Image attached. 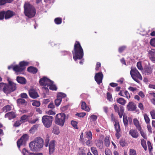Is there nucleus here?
I'll return each mask as SVG.
<instances>
[{
  "label": "nucleus",
  "mask_w": 155,
  "mask_h": 155,
  "mask_svg": "<svg viewBox=\"0 0 155 155\" xmlns=\"http://www.w3.org/2000/svg\"><path fill=\"white\" fill-rule=\"evenodd\" d=\"M43 143L44 140L42 138L37 137L29 143L30 149L33 151H39L43 147Z\"/></svg>",
  "instance_id": "obj_1"
},
{
  "label": "nucleus",
  "mask_w": 155,
  "mask_h": 155,
  "mask_svg": "<svg viewBox=\"0 0 155 155\" xmlns=\"http://www.w3.org/2000/svg\"><path fill=\"white\" fill-rule=\"evenodd\" d=\"M74 50L72 51L74 60L76 61L77 59H81L84 55L83 50L79 42H76Z\"/></svg>",
  "instance_id": "obj_2"
},
{
  "label": "nucleus",
  "mask_w": 155,
  "mask_h": 155,
  "mask_svg": "<svg viewBox=\"0 0 155 155\" xmlns=\"http://www.w3.org/2000/svg\"><path fill=\"white\" fill-rule=\"evenodd\" d=\"M24 12L25 15L29 18L33 17L36 13L34 7L28 3L26 2L24 5Z\"/></svg>",
  "instance_id": "obj_3"
},
{
  "label": "nucleus",
  "mask_w": 155,
  "mask_h": 155,
  "mask_svg": "<svg viewBox=\"0 0 155 155\" xmlns=\"http://www.w3.org/2000/svg\"><path fill=\"white\" fill-rule=\"evenodd\" d=\"M66 117V114L64 113L57 114L55 117V124L61 127H63L65 122Z\"/></svg>",
  "instance_id": "obj_4"
},
{
  "label": "nucleus",
  "mask_w": 155,
  "mask_h": 155,
  "mask_svg": "<svg viewBox=\"0 0 155 155\" xmlns=\"http://www.w3.org/2000/svg\"><path fill=\"white\" fill-rule=\"evenodd\" d=\"M16 84L11 81H8V84H5L2 90L6 94H10L16 89Z\"/></svg>",
  "instance_id": "obj_5"
},
{
  "label": "nucleus",
  "mask_w": 155,
  "mask_h": 155,
  "mask_svg": "<svg viewBox=\"0 0 155 155\" xmlns=\"http://www.w3.org/2000/svg\"><path fill=\"white\" fill-rule=\"evenodd\" d=\"M54 117L51 116L44 115L42 118V122L44 126L47 128L51 127Z\"/></svg>",
  "instance_id": "obj_6"
},
{
  "label": "nucleus",
  "mask_w": 155,
  "mask_h": 155,
  "mask_svg": "<svg viewBox=\"0 0 155 155\" xmlns=\"http://www.w3.org/2000/svg\"><path fill=\"white\" fill-rule=\"evenodd\" d=\"M51 81V80L46 77H44L41 78L39 81V83L40 85L44 86L43 87V89L47 94L49 92L48 87H49V83Z\"/></svg>",
  "instance_id": "obj_7"
},
{
  "label": "nucleus",
  "mask_w": 155,
  "mask_h": 155,
  "mask_svg": "<svg viewBox=\"0 0 155 155\" xmlns=\"http://www.w3.org/2000/svg\"><path fill=\"white\" fill-rule=\"evenodd\" d=\"M130 74L132 78L135 81L139 83L140 81L138 80L139 79L141 80L142 79V77L136 68H133L130 71Z\"/></svg>",
  "instance_id": "obj_8"
},
{
  "label": "nucleus",
  "mask_w": 155,
  "mask_h": 155,
  "mask_svg": "<svg viewBox=\"0 0 155 155\" xmlns=\"http://www.w3.org/2000/svg\"><path fill=\"white\" fill-rule=\"evenodd\" d=\"M28 135L25 134L22 136L20 139L17 141V144L19 149L20 148V146L28 139Z\"/></svg>",
  "instance_id": "obj_9"
},
{
  "label": "nucleus",
  "mask_w": 155,
  "mask_h": 155,
  "mask_svg": "<svg viewBox=\"0 0 155 155\" xmlns=\"http://www.w3.org/2000/svg\"><path fill=\"white\" fill-rule=\"evenodd\" d=\"M103 78V75L101 72L96 73L94 77L95 81L99 85L102 82Z\"/></svg>",
  "instance_id": "obj_10"
},
{
  "label": "nucleus",
  "mask_w": 155,
  "mask_h": 155,
  "mask_svg": "<svg viewBox=\"0 0 155 155\" xmlns=\"http://www.w3.org/2000/svg\"><path fill=\"white\" fill-rule=\"evenodd\" d=\"M55 149V141L54 140L51 141L49 145V153L50 155L53 153Z\"/></svg>",
  "instance_id": "obj_11"
},
{
  "label": "nucleus",
  "mask_w": 155,
  "mask_h": 155,
  "mask_svg": "<svg viewBox=\"0 0 155 155\" xmlns=\"http://www.w3.org/2000/svg\"><path fill=\"white\" fill-rule=\"evenodd\" d=\"M29 96L31 98L35 99L39 97V95L36 90L33 89H31L28 91Z\"/></svg>",
  "instance_id": "obj_12"
},
{
  "label": "nucleus",
  "mask_w": 155,
  "mask_h": 155,
  "mask_svg": "<svg viewBox=\"0 0 155 155\" xmlns=\"http://www.w3.org/2000/svg\"><path fill=\"white\" fill-rule=\"evenodd\" d=\"M127 110L128 111H133L137 108L136 105L132 102H130L127 105Z\"/></svg>",
  "instance_id": "obj_13"
},
{
  "label": "nucleus",
  "mask_w": 155,
  "mask_h": 155,
  "mask_svg": "<svg viewBox=\"0 0 155 155\" xmlns=\"http://www.w3.org/2000/svg\"><path fill=\"white\" fill-rule=\"evenodd\" d=\"M15 13L10 10L5 11V19L9 18L15 15Z\"/></svg>",
  "instance_id": "obj_14"
},
{
  "label": "nucleus",
  "mask_w": 155,
  "mask_h": 155,
  "mask_svg": "<svg viewBox=\"0 0 155 155\" xmlns=\"http://www.w3.org/2000/svg\"><path fill=\"white\" fill-rule=\"evenodd\" d=\"M129 134L132 137L137 138L139 136V134L136 130L131 129L129 131Z\"/></svg>",
  "instance_id": "obj_15"
},
{
  "label": "nucleus",
  "mask_w": 155,
  "mask_h": 155,
  "mask_svg": "<svg viewBox=\"0 0 155 155\" xmlns=\"http://www.w3.org/2000/svg\"><path fill=\"white\" fill-rule=\"evenodd\" d=\"M22 153L24 155H42V153H30L25 148L23 149Z\"/></svg>",
  "instance_id": "obj_16"
},
{
  "label": "nucleus",
  "mask_w": 155,
  "mask_h": 155,
  "mask_svg": "<svg viewBox=\"0 0 155 155\" xmlns=\"http://www.w3.org/2000/svg\"><path fill=\"white\" fill-rule=\"evenodd\" d=\"M16 114L14 112H10L5 114V118H8L9 120H11L16 117Z\"/></svg>",
  "instance_id": "obj_17"
},
{
  "label": "nucleus",
  "mask_w": 155,
  "mask_h": 155,
  "mask_svg": "<svg viewBox=\"0 0 155 155\" xmlns=\"http://www.w3.org/2000/svg\"><path fill=\"white\" fill-rule=\"evenodd\" d=\"M17 74H23L25 73V68H12Z\"/></svg>",
  "instance_id": "obj_18"
},
{
  "label": "nucleus",
  "mask_w": 155,
  "mask_h": 155,
  "mask_svg": "<svg viewBox=\"0 0 155 155\" xmlns=\"http://www.w3.org/2000/svg\"><path fill=\"white\" fill-rule=\"evenodd\" d=\"M16 80L19 83L21 84H26V80L24 78L18 76L17 77Z\"/></svg>",
  "instance_id": "obj_19"
},
{
  "label": "nucleus",
  "mask_w": 155,
  "mask_h": 155,
  "mask_svg": "<svg viewBox=\"0 0 155 155\" xmlns=\"http://www.w3.org/2000/svg\"><path fill=\"white\" fill-rule=\"evenodd\" d=\"M81 109L86 111H89L90 110L89 107L87 106L85 102H81Z\"/></svg>",
  "instance_id": "obj_20"
},
{
  "label": "nucleus",
  "mask_w": 155,
  "mask_h": 155,
  "mask_svg": "<svg viewBox=\"0 0 155 155\" xmlns=\"http://www.w3.org/2000/svg\"><path fill=\"white\" fill-rule=\"evenodd\" d=\"M133 122L134 124L138 130H140V129H141V127L139 124V121L137 118L134 119Z\"/></svg>",
  "instance_id": "obj_21"
},
{
  "label": "nucleus",
  "mask_w": 155,
  "mask_h": 155,
  "mask_svg": "<svg viewBox=\"0 0 155 155\" xmlns=\"http://www.w3.org/2000/svg\"><path fill=\"white\" fill-rule=\"evenodd\" d=\"M54 82L51 80V82L49 83V89L52 91H56L57 89V87L56 86L53 84Z\"/></svg>",
  "instance_id": "obj_22"
},
{
  "label": "nucleus",
  "mask_w": 155,
  "mask_h": 155,
  "mask_svg": "<svg viewBox=\"0 0 155 155\" xmlns=\"http://www.w3.org/2000/svg\"><path fill=\"white\" fill-rule=\"evenodd\" d=\"M142 71L145 72V74H148L151 73L152 71V68H138Z\"/></svg>",
  "instance_id": "obj_23"
},
{
  "label": "nucleus",
  "mask_w": 155,
  "mask_h": 155,
  "mask_svg": "<svg viewBox=\"0 0 155 155\" xmlns=\"http://www.w3.org/2000/svg\"><path fill=\"white\" fill-rule=\"evenodd\" d=\"M114 126L116 131H120V126L119 123L117 122V121H114Z\"/></svg>",
  "instance_id": "obj_24"
},
{
  "label": "nucleus",
  "mask_w": 155,
  "mask_h": 155,
  "mask_svg": "<svg viewBox=\"0 0 155 155\" xmlns=\"http://www.w3.org/2000/svg\"><path fill=\"white\" fill-rule=\"evenodd\" d=\"M117 102L118 103L124 105L126 103V101L123 98H120L117 99Z\"/></svg>",
  "instance_id": "obj_25"
},
{
  "label": "nucleus",
  "mask_w": 155,
  "mask_h": 155,
  "mask_svg": "<svg viewBox=\"0 0 155 155\" xmlns=\"http://www.w3.org/2000/svg\"><path fill=\"white\" fill-rule=\"evenodd\" d=\"M29 62L25 61H23L20 62L19 65L21 67H26L28 65Z\"/></svg>",
  "instance_id": "obj_26"
},
{
  "label": "nucleus",
  "mask_w": 155,
  "mask_h": 155,
  "mask_svg": "<svg viewBox=\"0 0 155 155\" xmlns=\"http://www.w3.org/2000/svg\"><path fill=\"white\" fill-rule=\"evenodd\" d=\"M29 116L26 115H24L21 117L20 121L24 122L27 121L28 119Z\"/></svg>",
  "instance_id": "obj_27"
},
{
  "label": "nucleus",
  "mask_w": 155,
  "mask_h": 155,
  "mask_svg": "<svg viewBox=\"0 0 155 155\" xmlns=\"http://www.w3.org/2000/svg\"><path fill=\"white\" fill-rule=\"evenodd\" d=\"M52 132L56 134H58L60 133L59 129L58 126H55L53 128Z\"/></svg>",
  "instance_id": "obj_28"
},
{
  "label": "nucleus",
  "mask_w": 155,
  "mask_h": 155,
  "mask_svg": "<svg viewBox=\"0 0 155 155\" xmlns=\"http://www.w3.org/2000/svg\"><path fill=\"white\" fill-rule=\"evenodd\" d=\"M28 72L33 74H36L38 72L37 68H27Z\"/></svg>",
  "instance_id": "obj_29"
},
{
  "label": "nucleus",
  "mask_w": 155,
  "mask_h": 155,
  "mask_svg": "<svg viewBox=\"0 0 155 155\" xmlns=\"http://www.w3.org/2000/svg\"><path fill=\"white\" fill-rule=\"evenodd\" d=\"M123 121L125 127L127 126L128 125V120L127 119V116L124 115L123 116Z\"/></svg>",
  "instance_id": "obj_30"
},
{
  "label": "nucleus",
  "mask_w": 155,
  "mask_h": 155,
  "mask_svg": "<svg viewBox=\"0 0 155 155\" xmlns=\"http://www.w3.org/2000/svg\"><path fill=\"white\" fill-rule=\"evenodd\" d=\"M25 101V99L22 98H19L17 100V104L19 105L24 104Z\"/></svg>",
  "instance_id": "obj_31"
},
{
  "label": "nucleus",
  "mask_w": 155,
  "mask_h": 155,
  "mask_svg": "<svg viewBox=\"0 0 155 155\" xmlns=\"http://www.w3.org/2000/svg\"><path fill=\"white\" fill-rule=\"evenodd\" d=\"M103 145V142L102 140H99L97 141L96 143V146L97 147L101 148Z\"/></svg>",
  "instance_id": "obj_32"
},
{
  "label": "nucleus",
  "mask_w": 155,
  "mask_h": 155,
  "mask_svg": "<svg viewBox=\"0 0 155 155\" xmlns=\"http://www.w3.org/2000/svg\"><path fill=\"white\" fill-rule=\"evenodd\" d=\"M66 96V95L63 93L60 92L57 95V97L59 98L62 99V98H64Z\"/></svg>",
  "instance_id": "obj_33"
},
{
  "label": "nucleus",
  "mask_w": 155,
  "mask_h": 155,
  "mask_svg": "<svg viewBox=\"0 0 155 155\" xmlns=\"http://www.w3.org/2000/svg\"><path fill=\"white\" fill-rule=\"evenodd\" d=\"M62 101V99L59 98L57 97V98L55 100L54 102L55 105L57 106H58Z\"/></svg>",
  "instance_id": "obj_34"
},
{
  "label": "nucleus",
  "mask_w": 155,
  "mask_h": 155,
  "mask_svg": "<svg viewBox=\"0 0 155 155\" xmlns=\"http://www.w3.org/2000/svg\"><path fill=\"white\" fill-rule=\"evenodd\" d=\"M91 150L94 155H98V152L96 147H91Z\"/></svg>",
  "instance_id": "obj_35"
},
{
  "label": "nucleus",
  "mask_w": 155,
  "mask_h": 155,
  "mask_svg": "<svg viewBox=\"0 0 155 155\" xmlns=\"http://www.w3.org/2000/svg\"><path fill=\"white\" fill-rule=\"evenodd\" d=\"M86 137L89 140H91L92 139V134L91 132L90 131H89L87 132H86Z\"/></svg>",
  "instance_id": "obj_36"
},
{
  "label": "nucleus",
  "mask_w": 155,
  "mask_h": 155,
  "mask_svg": "<svg viewBox=\"0 0 155 155\" xmlns=\"http://www.w3.org/2000/svg\"><path fill=\"white\" fill-rule=\"evenodd\" d=\"M141 144L145 150H147V147L146 144V142L144 140H141Z\"/></svg>",
  "instance_id": "obj_37"
},
{
  "label": "nucleus",
  "mask_w": 155,
  "mask_h": 155,
  "mask_svg": "<svg viewBox=\"0 0 155 155\" xmlns=\"http://www.w3.org/2000/svg\"><path fill=\"white\" fill-rule=\"evenodd\" d=\"M104 144L106 147H108L110 145V142L108 137H106L104 140Z\"/></svg>",
  "instance_id": "obj_38"
},
{
  "label": "nucleus",
  "mask_w": 155,
  "mask_h": 155,
  "mask_svg": "<svg viewBox=\"0 0 155 155\" xmlns=\"http://www.w3.org/2000/svg\"><path fill=\"white\" fill-rule=\"evenodd\" d=\"M54 22L57 25L60 24L62 22V19L60 18H57L55 19Z\"/></svg>",
  "instance_id": "obj_39"
},
{
  "label": "nucleus",
  "mask_w": 155,
  "mask_h": 155,
  "mask_svg": "<svg viewBox=\"0 0 155 155\" xmlns=\"http://www.w3.org/2000/svg\"><path fill=\"white\" fill-rule=\"evenodd\" d=\"M144 117L146 124H149L150 123V120L149 117L146 114H144Z\"/></svg>",
  "instance_id": "obj_40"
},
{
  "label": "nucleus",
  "mask_w": 155,
  "mask_h": 155,
  "mask_svg": "<svg viewBox=\"0 0 155 155\" xmlns=\"http://www.w3.org/2000/svg\"><path fill=\"white\" fill-rule=\"evenodd\" d=\"M71 124L74 128L76 129H78L77 126L78 122H77L72 120L71 122Z\"/></svg>",
  "instance_id": "obj_41"
},
{
  "label": "nucleus",
  "mask_w": 155,
  "mask_h": 155,
  "mask_svg": "<svg viewBox=\"0 0 155 155\" xmlns=\"http://www.w3.org/2000/svg\"><path fill=\"white\" fill-rule=\"evenodd\" d=\"M11 107L9 105H8L5 106L3 107V110H5V112H7L11 110Z\"/></svg>",
  "instance_id": "obj_42"
},
{
  "label": "nucleus",
  "mask_w": 155,
  "mask_h": 155,
  "mask_svg": "<svg viewBox=\"0 0 155 155\" xmlns=\"http://www.w3.org/2000/svg\"><path fill=\"white\" fill-rule=\"evenodd\" d=\"M77 155H86L85 150L82 149L78 152Z\"/></svg>",
  "instance_id": "obj_43"
},
{
  "label": "nucleus",
  "mask_w": 155,
  "mask_h": 155,
  "mask_svg": "<svg viewBox=\"0 0 155 155\" xmlns=\"http://www.w3.org/2000/svg\"><path fill=\"white\" fill-rule=\"evenodd\" d=\"M8 68H19V66L18 65L16 64L15 62H14L11 65L8 66Z\"/></svg>",
  "instance_id": "obj_44"
},
{
  "label": "nucleus",
  "mask_w": 155,
  "mask_h": 155,
  "mask_svg": "<svg viewBox=\"0 0 155 155\" xmlns=\"http://www.w3.org/2000/svg\"><path fill=\"white\" fill-rule=\"evenodd\" d=\"M32 105L34 106L38 107L40 105V103L39 101H35L32 103Z\"/></svg>",
  "instance_id": "obj_45"
},
{
  "label": "nucleus",
  "mask_w": 155,
  "mask_h": 155,
  "mask_svg": "<svg viewBox=\"0 0 155 155\" xmlns=\"http://www.w3.org/2000/svg\"><path fill=\"white\" fill-rule=\"evenodd\" d=\"M140 131V134L141 135V136L144 139H146L147 138V137L145 133L144 132L143 130H142L141 129H140V130H138Z\"/></svg>",
  "instance_id": "obj_46"
},
{
  "label": "nucleus",
  "mask_w": 155,
  "mask_h": 155,
  "mask_svg": "<svg viewBox=\"0 0 155 155\" xmlns=\"http://www.w3.org/2000/svg\"><path fill=\"white\" fill-rule=\"evenodd\" d=\"M86 115V113H77L76 114V115L80 117H83Z\"/></svg>",
  "instance_id": "obj_47"
},
{
  "label": "nucleus",
  "mask_w": 155,
  "mask_h": 155,
  "mask_svg": "<svg viewBox=\"0 0 155 155\" xmlns=\"http://www.w3.org/2000/svg\"><path fill=\"white\" fill-rule=\"evenodd\" d=\"M49 137H47L45 140V146L46 147H47L48 146V143L49 141Z\"/></svg>",
  "instance_id": "obj_48"
},
{
  "label": "nucleus",
  "mask_w": 155,
  "mask_h": 155,
  "mask_svg": "<svg viewBox=\"0 0 155 155\" xmlns=\"http://www.w3.org/2000/svg\"><path fill=\"white\" fill-rule=\"evenodd\" d=\"M105 153L106 155H111V153L110 150L106 149L105 150Z\"/></svg>",
  "instance_id": "obj_49"
},
{
  "label": "nucleus",
  "mask_w": 155,
  "mask_h": 155,
  "mask_svg": "<svg viewBox=\"0 0 155 155\" xmlns=\"http://www.w3.org/2000/svg\"><path fill=\"white\" fill-rule=\"evenodd\" d=\"M5 16V11L0 12V20L4 19Z\"/></svg>",
  "instance_id": "obj_50"
},
{
  "label": "nucleus",
  "mask_w": 155,
  "mask_h": 155,
  "mask_svg": "<svg viewBox=\"0 0 155 155\" xmlns=\"http://www.w3.org/2000/svg\"><path fill=\"white\" fill-rule=\"evenodd\" d=\"M150 56H155V50H152L149 52Z\"/></svg>",
  "instance_id": "obj_51"
},
{
  "label": "nucleus",
  "mask_w": 155,
  "mask_h": 155,
  "mask_svg": "<svg viewBox=\"0 0 155 155\" xmlns=\"http://www.w3.org/2000/svg\"><path fill=\"white\" fill-rule=\"evenodd\" d=\"M130 155H136V151L133 149H130Z\"/></svg>",
  "instance_id": "obj_52"
},
{
  "label": "nucleus",
  "mask_w": 155,
  "mask_h": 155,
  "mask_svg": "<svg viewBox=\"0 0 155 155\" xmlns=\"http://www.w3.org/2000/svg\"><path fill=\"white\" fill-rule=\"evenodd\" d=\"M150 43L152 46L155 47V38L152 39Z\"/></svg>",
  "instance_id": "obj_53"
},
{
  "label": "nucleus",
  "mask_w": 155,
  "mask_h": 155,
  "mask_svg": "<svg viewBox=\"0 0 155 155\" xmlns=\"http://www.w3.org/2000/svg\"><path fill=\"white\" fill-rule=\"evenodd\" d=\"M21 97V98H27L28 97L27 94L25 93H22L20 94Z\"/></svg>",
  "instance_id": "obj_54"
},
{
  "label": "nucleus",
  "mask_w": 155,
  "mask_h": 155,
  "mask_svg": "<svg viewBox=\"0 0 155 155\" xmlns=\"http://www.w3.org/2000/svg\"><path fill=\"white\" fill-rule=\"evenodd\" d=\"M92 120L93 121H95L97 119V117L96 115H92L90 116Z\"/></svg>",
  "instance_id": "obj_55"
},
{
  "label": "nucleus",
  "mask_w": 155,
  "mask_h": 155,
  "mask_svg": "<svg viewBox=\"0 0 155 155\" xmlns=\"http://www.w3.org/2000/svg\"><path fill=\"white\" fill-rule=\"evenodd\" d=\"M114 109L115 112H117L118 113L119 112V108L116 104L114 105Z\"/></svg>",
  "instance_id": "obj_56"
},
{
  "label": "nucleus",
  "mask_w": 155,
  "mask_h": 155,
  "mask_svg": "<svg viewBox=\"0 0 155 155\" xmlns=\"http://www.w3.org/2000/svg\"><path fill=\"white\" fill-rule=\"evenodd\" d=\"M20 121H16L14 124V126L15 127H18L21 124V123L20 122Z\"/></svg>",
  "instance_id": "obj_57"
},
{
  "label": "nucleus",
  "mask_w": 155,
  "mask_h": 155,
  "mask_svg": "<svg viewBox=\"0 0 155 155\" xmlns=\"http://www.w3.org/2000/svg\"><path fill=\"white\" fill-rule=\"evenodd\" d=\"M38 127V125H35L31 128L29 130L30 131L34 130L36 129Z\"/></svg>",
  "instance_id": "obj_58"
},
{
  "label": "nucleus",
  "mask_w": 155,
  "mask_h": 155,
  "mask_svg": "<svg viewBox=\"0 0 155 155\" xmlns=\"http://www.w3.org/2000/svg\"><path fill=\"white\" fill-rule=\"evenodd\" d=\"M126 47L125 46H122L120 47L119 49V51L120 52H122L126 48Z\"/></svg>",
  "instance_id": "obj_59"
},
{
  "label": "nucleus",
  "mask_w": 155,
  "mask_h": 155,
  "mask_svg": "<svg viewBox=\"0 0 155 155\" xmlns=\"http://www.w3.org/2000/svg\"><path fill=\"white\" fill-rule=\"evenodd\" d=\"M150 114L153 119H155V112L153 111L150 112Z\"/></svg>",
  "instance_id": "obj_60"
},
{
  "label": "nucleus",
  "mask_w": 155,
  "mask_h": 155,
  "mask_svg": "<svg viewBox=\"0 0 155 155\" xmlns=\"http://www.w3.org/2000/svg\"><path fill=\"white\" fill-rule=\"evenodd\" d=\"M107 99L110 101H111L112 100L111 95L108 93L107 94Z\"/></svg>",
  "instance_id": "obj_61"
},
{
  "label": "nucleus",
  "mask_w": 155,
  "mask_h": 155,
  "mask_svg": "<svg viewBox=\"0 0 155 155\" xmlns=\"http://www.w3.org/2000/svg\"><path fill=\"white\" fill-rule=\"evenodd\" d=\"M124 94L126 95V97L127 98H130V94L128 92V91H125L124 92Z\"/></svg>",
  "instance_id": "obj_62"
},
{
  "label": "nucleus",
  "mask_w": 155,
  "mask_h": 155,
  "mask_svg": "<svg viewBox=\"0 0 155 155\" xmlns=\"http://www.w3.org/2000/svg\"><path fill=\"white\" fill-rule=\"evenodd\" d=\"M147 127L148 131L150 133H152V128L150 125V124H147Z\"/></svg>",
  "instance_id": "obj_63"
},
{
  "label": "nucleus",
  "mask_w": 155,
  "mask_h": 155,
  "mask_svg": "<svg viewBox=\"0 0 155 155\" xmlns=\"http://www.w3.org/2000/svg\"><path fill=\"white\" fill-rule=\"evenodd\" d=\"M47 114L49 115H54L56 113L55 111L52 110H49L48 111Z\"/></svg>",
  "instance_id": "obj_64"
}]
</instances>
